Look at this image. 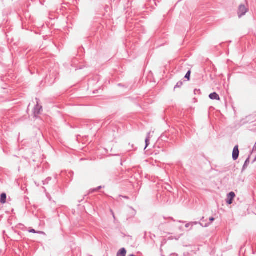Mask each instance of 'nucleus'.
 Wrapping results in <instances>:
<instances>
[{
  "label": "nucleus",
  "mask_w": 256,
  "mask_h": 256,
  "mask_svg": "<svg viewBox=\"0 0 256 256\" xmlns=\"http://www.w3.org/2000/svg\"><path fill=\"white\" fill-rule=\"evenodd\" d=\"M191 72L190 70H188L184 78L187 79L188 80H190V76Z\"/></svg>",
  "instance_id": "nucleus-12"
},
{
  "label": "nucleus",
  "mask_w": 256,
  "mask_h": 256,
  "mask_svg": "<svg viewBox=\"0 0 256 256\" xmlns=\"http://www.w3.org/2000/svg\"><path fill=\"white\" fill-rule=\"evenodd\" d=\"M179 222H182V223H184V222H182V221H180Z\"/></svg>",
  "instance_id": "nucleus-24"
},
{
  "label": "nucleus",
  "mask_w": 256,
  "mask_h": 256,
  "mask_svg": "<svg viewBox=\"0 0 256 256\" xmlns=\"http://www.w3.org/2000/svg\"><path fill=\"white\" fill-rule=\"evenodd\" d=\"M204 217H202V218H201V220H202V221L204 220Z\"/></svg>",
  "instance_id": "nucleus-22"
},
{
  "label": "nucleus",
  "mask_w": 256,
  "mask_h": 256,
  "mask_svg": "<svg viewBox=\"0 0 256 256\" xmlns=\"http://www.w3.org/2000/svg\"><path fill=\"white\" fill-rule=\"evenodd\" d=\"M150 132L148 133L147 136L145 140L146 146H145L144 149H146L150 144Z\"/></svg>",
  "instance_id": "nucleus-9"
},
{
  "label": "nucleus",
  "mask_w": 256,
  "mask_h": 256,
  "mask_svg": "<svg viewBox=\"0 0 256 256\" xmlns=\"http://www.w3.org/2000/svg\"><path fill=\"white\" fill-rule=\"evenodd\" d=\"M171 256H178V254H171Z\"/></svg>",
  "instance_id": "nucleus-19"
},
{
  "label": "nucleus",
  "mask_w": 256,
  "mask_h": 256,
  "mask_svg": "<svg viewBox=\"0 0 256 256\" xmlns=\"http://www.w3.org/2000/svg\"><path fill=\"white\" fill-rule=\"evenodd\" d=\"M128 256H135V255H134L133 254H130L128 255Z\"/></svg>",
  "instance_id": "nucleus-20"
},
{
  "label": "nucleus",
  "mask_w": 256,
  "mask_h": 256,
  "mask_svg": "<svg viewBox=\"0 0 256 256\" xmlns=\"http://www.w3.org/2000/svg\"><path fill=\"white\" fill-rule=\"evenodd\" d=\"M124 198H128L127 196H124Z\"/></svg>",
  "instance_id": "nucleus-23"
},
{
  "label": "nucleus",
  "mask_w": 256,
  "mask_h": 256,
  "mask_svg": "<svg viewBox=\"0 0 256 256\" xmlns=\"http://www.w3.org/2000/svg\"><path fill=\"white\" fill-rule=\"evenodd\" d=\"M239 150H238V145L236 146L233 150L232 152V158L234 160H236L239 156Z\"/></svg>",
  "instance_id": "nucleus-3"
},
{
  "label": "nucleus",
  "mask_w": 256,
  "mask_h": 256,
  "mask_svg": "<svg viewBox=\"0 0 256 256\" xmlns=\"http://www.w3.org/2000/svg\"><path fill=\"white\" fill-rule=\"evenodd\" d=\"M198 224H200L201 226H202L203 227H208L210 226V224H202L200 222H191V226L192 227L194 225H196Z\"/></svg>",
  "instance_id": "nucleus-8"
},
{
  "label": "nucleus",
  "mask_w": 256,
  "mask_h": 256,
  "mask_svg": "<svg viewBox=\"0 0 256 256\" xmlns=\"http://www.w3.org/2000/svg\"><path fill=\"white\" fill-rule=\"evenodd\" d=\"M36 100L37 101V104L34 108V114L35 115L40 114L42 110V106L38 104V98H36Z\"/></svg>",
  "instance_id": "nucleus-4"
},
{
  "label": "nucleus",
  "mask_w": 256,
  "mask_h": 256,
  "mask_svg": "<svg viewBox=\"0 0 256 256\" xmlns=\"http://www.w3.org/2000/svg\"><path fill=\"white\" fill-rule=\"evenodd\" d=\"M256 150V144H254V147H253V150Z\"/></svg>",
  "instance_id": "nucleus-18"
},
{
  "label": "nucleus",
  "mask_w": 256,
  "mask_h": 256,
  "mask_svg": "<svg viewBox=\"0 0 256 256\" xmlns=\"http://www.w3.org/2000/svg\"><path fill=\"white\" fill-rule=\"evenodd\" d=\"M250 164V156L246 158L243 166L242 171L244 170Z\"/></svg>",
  "instance_id": "nucleus-10"
},
{
  "label": "nucleus",
  "mask_w": 256,
  "mask_h": 256,
  "mask_svg": "<svg viewBox=\"0 0 256 256\" xmlns=\"http://www.w3.org/2000/svg\"><path fill=\"white\" fill-rule=\"evenodd\" d=\"M6 200V193H2L0 195V202L5 204Z\"/></svg>",
  "instance_id": "nucleus-7"
},
{
  "label": "nucleus",
  "mask_w": 256,
  "mask_h": 256,
  "mask_svg": "<svg viewBox=\"0 0 256 256\" xmlns=\"http://www.w3.org/2000/svg\"><path fill=\"white\" fill-rule=\"evenodd\" d=\"M209 98L211 100H220L219 95L215 92L210 94L209 95Z\"/></svg>",
  "instance_id": "nucleus-5"
},
{
  "label": "nucleus",
  "mask_w": 256,
  "mask_h": 256,
  "mask_svg": "<svg viewBox=\"0 0 256 256\" xmlns=\"http://www.w3.org/2000/svg\"><path fill=\"white\" fill-rule=\"evenodd\" d=\"M102 188V186H98V188H96L94 190V191H96V190H98Z\"/></svg>",
  "instance_id": "nucleus-17"
},
{
  "label": "nucleus",
  "mask_w": 256,
  "mask_h": 256,
  "mask_svg": "<svg viewBox=\"0 0 256 256\" xmlns=\"http://www.w3.org/2000/svg\"><path fill=\"white\" fill-rule=\"evenodd\" d=\"M199 91H200V90H195L194 92H199Z\"/></svg>",
  "instance_id": "nucleus-21"
},
{
  "label": "nucleus",
  "mask_w": 256,
  "mask_h": 256,
  "mask_svg": "<svg viewBox=\"0 0 256 256\" xmlns=\"http://www.w3.org/2000/svg\"><path fill=\"white\" fill-rule=\"evenodd\" d=\"M248 9L246 7L244 4H240L239 6L238 14V17L240 18L242 16H244L248 12Z\"/></svg>",
  "instance_id": "nucleus-1"
},
{
  "label": "nucleus",
  "mask_w": 256,
  "mask_h": 256,
  "mask_svg": "<svg viewBox=\"0 0 256 256\" xmlns=\"http://www.w3.org/2000/svg\"><path fill=\"white\" fill-rule=\"evenodd\" d=\"M236 194L234 192H230L227 196L226 203L228 204H231Z\"/></svg>",
  "instance_id": "nucleus-2"
},
{
  "label": "nucleus",
  "mask_w": 256,
  "mask_h": 256,
  "mask_svg": "<svg viewBox=\"0 0 256 256\" xmlns=\"http://www.w3.org/2000/svg\"><path fill=\"white\" fill-rule=\"evenodd\" d=\"M29 232H30L34 233V234L38 233V232H36L35 230H34V229H31L30 230H29Z\"/></svg>",
  "instance_id": "nucleus-15"
},
{
  "label": "nucleus",
  "mask_w": 256,
  "mask_h": 256,
  "mask_svg": "<svg viewBox=\"0 0 256 256\" xmlns=\"http://www.w3.org/2000/svg\"><path fill=\"white\" fill-rule=\"evenodd\" d=\"M183 84V82L182 81L178 82L176 84V85L174 88H180Z\"/></svg>",
  "instance_id": "nucleus-13"
},
{
  "label": "nucleus",
  "mask_w": 256,
  "mask_h": 256,
  "mask_svg": "<svg viewBox=\"0 0 256 256\" xmlns=\"http://www.w3.org/2000/svg\"><path fill=\"white\" fill-rule=\"evenodd\" d=\"M210 222H209L208 224H210L214 220V218H213V217H211L210 218Z\"/></svg>",
  "instance_id": "nucleus-14"
},
{
  "label": "nucleus",
  "mask_w": 256,
  "mask_h": 256,
  "mask_svg": "<svg viewBox=\"0 0 256 256\" xmlns=\"http://www.w3.org/2000/svg\"><path fill=\"white\" fill-rule=\"evenodd\" d=\"M51 180H52V178H50V177H48V178H46L44 180L42 181L43 184L46 185V184H48V183L49 181H50Z\"/></svg>",
  "instance_id": "nucleus-11"
},
{
  "label": "nucleus",
  "mask_w": 256,
  "mask_h": 256,
  "mask_svg": "<svg viewBox=\"0 0 256 256\" xmlns=\"http://www.w3.org/2000/svg\"><path fill=\"white\" fill-rule=\"evenodd\" d=\"M191 226V222L188 223L186 224L185 227L188 228Z\"/></svg>",
  "instance_id": "nucleus-16"
},
{
  "label": "nucleus",
  "mask_w": 256,
  "mask_h": 256,
  "mask_svg": "<svg viewBox=\"0 0 256 256\" xmlns=\"http://www.w3.org/2000/svg\"><path fill=\"white\" fill-rule=\"evenodd\" d=\"M126 250L124 248H122L118 252L116 256H126Z\"/></svg>",
  "instance_id": "nucleus-6"
}]
</instances>
